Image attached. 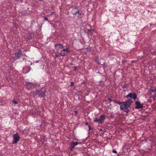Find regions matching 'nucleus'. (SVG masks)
<instances>
[{"label":"nucleus","instance_id":"f257e3e1","mask_svg":"<svg viewBox=\"0 0 156 156\" xmlns=\"http://www.w3.org/2000/svg\"><path fill=\"white\" fill-rule=\"evenodd\" d=\"M72 14L74 16H76L77 15L78 19H80L82 18L81 16L82 13L81 12L80 13V10L76 6L75 7L73 8L72 10Z\"/></svg>","mask_w":156,"mask_h":156},{"label":"nucleus","instance_id":"f03ea898","mask_svg":"<svg viewBox=\"0 0 156 156\" xmlns=\"http://www.w3.org/2000/svg\"><path fill=\"white\" fill-rule=\"evenodd\" d=\"M106 119V116L105 114H102L100 116L99 119H98L97 117L94 120V122H98L99 124H102L104 122V121Z\"/></svg>","mask_w":156,"mask_h":156},{"label":"nucleus","instance_id":"7ed1b4c3","mask_svg":"<svg viewBox=\"0 0 156 156\" xmlns=\"http://www.w3.org/2000/svg\"><path fill=\"white\" fill-rule=\"evenodd\" d=\"M40 84L38 83H33L30 82H27L26 83V86L28 90H30L32 88H35L37 87H39Z\"/></svg>","mask_w":156,"mask_h":156},{"label":"nucleus","instance_id":"20e7f679","mask_svg":"<svg viewBox=\"0 0 156 156\" xmlns=\"http://www.w3.org/2000/svg\"><path fill=\"white\" fill-rule=\"evenodd\" d=\"M13 140L12 142V144H16L20 139V136L17 133H16L13 134Z\"/></svg>","mask_w":156,"mask_h":156},{"label":"nucleus","instance_id":"39448f33","mask_svg":"<svg viewBox=\"0 0 156 156\" xmlns=\"http://www.w3.org/2000/svg\"><path fill=\"white\" fill-rule=\"evenodd\" d=\"M69 51H70V50L69 48H66L65 49H64L63 48L62 50H61L59 52H58V53L61 56H64L67 54Z\"/></svg>","mask_w":156,"mask_h":156},{"label":"nucleus","instance_id":"423d86ee","mask_svg":"<svg viewBox=\"0 0 156 156\" xmlns=\"http://www.w3.org/2000/svg\"><path fill=\"white\" fill-rule=\"evenodd\" d=\"M133 102L132 100L131 99H129L125 102H123V105H124L125 107H129Z\"/></svg>","mask_w":156,"mask_h":156},{"label":"nucleus","instance_id":"0eeeda50","mask_svg":"<svg viewBox=\"0 0 156 156\" xmlns=\"http://www.w3.org/2000/svg\"><path fill=\"white\" fill-rule=\"evenodd\" d=\"M55 47L57 49V53H58L61 50H62L64 48L63 45L61 43L55 44Z\"/></svg>","mask_w":156,"mask_h":156},{"label":"nucleus","instance_id":"6e6552de","mask_svg":"<svg viewBox=\"0 0 156 156\" xmlns=\"http://www.w3.org/2000/svg\"><path fill=\"white\" fill-rule=\"evenodd\" d=\"M37 92L39 97L41 98L45 97L46 96L45 93L46 92V90H45L44 91H42L41 90H37Z\"/></svg>","mask_w":156,"mask_h":156},{"label":"nucleus","instance_id":"1a4fd4ad","mask_svg":"<svg viewBox=\"0 0 156 156\" xmlns=\"http://www.w3.org/2000/svg\"><path fill=\"white\" fill-rule=\"evenodd\" d=\"M126 97H129L135 100L137 98V95L135 93H130L126 96Z\"/></svg>","mask_w":156,"mask_h":156},{"label":"nucleus","instance_id":"9d476101","mask_svg":"<svg viewBox=\"0 0 156 156\" xmlns=\"http://www.w3.org/2000/svg\"><path fill=\"white\" fill-rule=\"evenodd\" d=\"M136 106L135 107V108L136 109H139L140 108H142L143 107V105L140 103V101H136L135 103Z\"/></svg>","mask_w":156,"mask_h":156},{"label":"nucleus","instance_id":"9b49d317","mask_svg":"<svg viewBox=\"0 0 156 156\" xmlns=\"http://www.w3.org/2000/svg\"><path fill=\"white\" fill-rule=\"evenodd\" d=\"M22 51L21 49L18 50V52L17 53H15V57L16 58V59H19L21 55Z\"/></svg>","mask_w":156,"mask_h":156},{"label":"nucleus","instance_id":"f8f14e48","mask_svg":"<svg viewBox=\"0 0 156 156\" xmlns=\"http://www.w3.org/2000/svg\"><path fill=\"white\" fill-rule=\"evenodd\" d=\"M128 107H123V105H120V109L123 110L125 112L128 113L129 112V110L128 108Z\"/></svg>","mask_w":156,"mask_h":156},{"label":"nucleus","instance_id":"ddd939ff","mask_svg":"<svg viewBox=\"0 0 156 156\" xmlns=\"http://www.w3.org/2000/svg\"><path fill=\"white\" fill-rule=\"evenodd\" d=\"M23 72L25 74H26L28 73L30 70V66H25L23 68Z\"/></svg>","mask_w":156,"mask_h":156},{"label":"nucleus","instance_id":"4468645a","mask_svg":"<svg viewBox=\"0 0 156 156\" xmlns=\"http://www.w3.org/2000/svg\"><path fill=\"white\" fill-rule=\"evenodd\" d=\"M94 61L97 63L98 65L101 64L100 61L98 57V56H96L95 57L94 59Z\"/></svg>","mask_w":156,"mask_h":156},{"label":"nucleus","instance_id":"2eb2a0df","mask_svg":"<svg viewBox=\"0 0 156 156\" xmlns=\"http://www.w3.org/2000/svg\"><path fill=\"white\" fill-rule=\"evenodd\" d=\"M107 118L110 119H112L114 118L115 116H114V114L113 112H112L111 113V114L109 116L107 117Z\"/></svg>","mask_w":156,"mask_h":156},{"label":"nucleus","instance_id":"dca6fc26","mask_svg":"<svg viewBox=\"0 0 156 156\" xmlns=\"http://www.w3.org/2000/svg\"><path fill=\"white\" fill-rule=\"evenodd\" d=\"M28 39L29 40H30L32 38V37H34V34L33 33H29L28 34Z\"/></svg>","mask_w":156,"mask_h":156},{"label":"nucleus","instance_id":"f3484780","mask_svg":"<svg viewBox=\"0 0 156 156\" xmlns=\"http://www.w3.org/2000/svg\"><path fill=\"white\" fill-rule=\"evenodd\" d=\"M113 101L115 103H117L120 105H122L121 104H122L123 105V102H121L120 101H116L114 100H113Z\"/></svg>","mask_w":156,"mask_h":156},{"label":"nucleus","instance_id":"a211bd4d","mask_svg":"<svg viewBox=\"0 0 156 156\" xmlns=\"http://www.w3.org/2000/svg\"><path fill=\"white\" fill-rule=\"evenodd\" d=\"M156 91V87L154 89H150L149 90V92L152 93Z\"/></svg>","mask_w":156,"mask_h":156},{"label":"nucleus","instance_id":"6ab92c4d","mask_svg":"<svg viewBox=\"0 0 156 156\" xmlns=\"http://www.w3.org/2000/svg\"><path fill=\"white\" fill-rule=\"evenodd\" d=\"M102 66L103 68L104 69L105 68H107V64L106 63V62H104L103 64L101 65Z\"/></svg>","mask_w":156,"mask_h":156},{"label":"nucleus","instance_id":"aec40b11","mask_svg":"<svg viewBox=\"0 0 156 156\" xmlns=\"http://www.w3.org/2000/svg\"><path fill=\"white\" fill-rule=\"evenodd\" d=\"M72 144H73V146H74L75 147L79 143L78 142H72Z\"/></svg>","mask_w":156,"mask_h":156},{"label":"nucleus","instance_id":"412c9836","mask_svg":"<svg viewBox=\"0 0 156 156\" xmlns=\"http://www.w3.org/2000/svg\"><path fill=\"white\" fill-rule=\"evenodd\" d=\"M128 85L127 84H124L122 87V88H125L127 87Z\"/></svg>","mask_w":156,"mask_h":156},{"label":"nucleus","instance_id":"4be33fe9","mask_svg":"<svg viewBox=\"0 0 156 156\" xmlns=\"http://www.w3.org/2000/svg\"><path fill=\"white\" fill-rule=\"evenodd\" d=\"M12 102L13 103H14L15 104H17L18 103V102L17 101H16L15 100H12Z\"/></svg>","mask_w":156,"mask_h":156},{"label":"nucleus","instance_id":"5701e85b","mask_svg":"<svg viewBox=\"0 0 156 156\" xmlns=\"http://www.w3.org/2000/svg\"><path fill=\"white\" fill-rule=\"evenodd\" d=\"M33 94L34 95H37L38 94V93H37V90L36 91L33 92Z\"/></svg>","mask_w":156,"mask_h":156},{"label":"nucleus","instance_id":"b1692460","mask_svg":"<svg viewBox=\"0 0 156 156\" xmlns=\"http://www.w3.org/2000/svg\"><path fill=\"white\" fill-rule=\"evenodd\" d=\"M28 130V128H25L24 130H22V132L23 133H24L25 131H27Z\"/></svg>","mask_w":156,"mask_h":156},{"label":"nucleus","instance_id":"393cba45","mask_svg":"<svg viewBox=\"0 0 156 156\" xmlns=\"http://www.w3.org/2000/svg\"><path fill=\"white\" fill-rule=\"evenodd\" d=\"M151 54L152 55H156V51H155L153 52H151Z\"/></svg>","mask_w":156,"mask_h":156},{"label":"nucleus","instance_id":"a878e982","mask_svg":"<svg viewBox=\"0 0 156 156\" xmlns=\"http://www.w3.org/2000/svg\"><path fill=\"white\" fill-rule=\"evenodd\" d=\"M112 152L113 153L117 154V151H115V149H113L112 151Z\"/></svg>","mask_w":156,"mask_h":156},{"label":"nucleus","instance_id":"bb28decb","mask_svg":"<svg viewBox=\"0 0 156 156\" xmlns=\"http://www.w3.org/2000/svg\"><path fill=\"white\" fill-rule=\"evenodd\" d=\"M59 54H57L56 53L55 55V58L58 57L59 56Z\"/></svg>","mask_w":156,"mask_h":156},{"label":"nucleus","instance_id":"cd10ccee","mask_svg":"<svg viewBox=\"0 0 156 156\" xmlns=\"http://www.w3.org/2000/svg\"><path fill=\"white\" fill-rule=\"evenodd\" d=\"M75 147L73 145H72L70 147V149L72 150Z\"/></svg>","mask_w":156,"mask_h":156},{"label":"nucleus","instance_id":"c85d7f7f","mask_svg":"<svg viewBox=\"0 0 156 156\" xmlns=\"http://www.w3.org/2000/svg\"><path fill=\"white\" fill-rule=\"evenodd\" d=\"M74 85V83L73 82H71L70 85L71 87H73Z\"/></svg>","mask_w":156,"mask_h":156},{"label":"nucleus","instance_id":"c756f323","mask_svg":"<svg viewBox=\"0 0 156 156\" xmlns=\"http://www.w3.org/2000/svg\"><path fill=\"white\" fill-rule=\"evenodd\" d=\"M44 20H46V21H48V18L47 17H45L44 18Z\"/></svg>","mask_w":156,"mask_h":156},{"label":"nucleus","instance_id":"7c9ffc66","mask_svg":"<svg viewBox=\"0 0 156 156\" xmlns=\"http://www.w3.org/2000/svg\"><path fill=\"white\" fill-rule=\"evenodd\" d=\"M88 32L91 33L92 32V30L91 29H89L88 30Z\"/></svg>","mask_w":156,"mask_h":156},{"label":"nucleus","instance_id":"2f4dec72","mask_svg":"<svg viewBox=\"0 0 156 156\" xmlns=\"http://www.w3.org/2000/svg\"><path fill=\"white\" fill-rule=\"evenodd\" d=\"M74 71H76L77 68V67L74 66Z\"/></svg>","mask_w":156,"mask_h":156},{"label":"nucleus","instance_id":"473e14b6","mask_svg":"<svg viewBox=\"0 0 156 156\" xmlns=\"http://www.w3.org/2000/svg\"><path fill=\"white\" fill-rule=\"evenodd\" d=\"M88 127H89V131H90L91 129V126L90 125H89Z\"/></svg>","mask_w":156,"mask_h":156},{"label":"nucleus","instance_id":"72a5a7b5","mask_svg":"<svg viewBox=\"0 0 156 156\" xmlns=\"http://www.w3.org/2000/svg\"><path fill=\"white\" fill-rule=\"evenodd\" d=\"M108 100L110 101H113L111 99V98H108Z\"/></svg>","mask_w":156,"mask_h":156},{"label":"nucleus","instance_id":"f704fd0d","mask_svg":"<svg viewBox=\"0 0 156 156\" xmlns=\"http://www.w3.org/2000/svg\"><path fill=\"white\" fill-rule=\"evenodd\" d=\"M76 115L77 114V111H74Z\"/></svg>","mask_w":156,"mask_h":156},{"label":"nucleus","instance_id":"c9c22d12","mask_svg":"<svg viewBox=\"0 0 156 156\" xmlns=\"http://www.w3.org/2000/svg\"><path fill=\"white\" fill-rule=\"evenodd\" d=\"M85 124L86 125H88V126H89V124H88V122H86V123H85Z\"/></svg>","mask_w":156,"mask_h":156},{"label":"nucleus","instance_id":"e433bc0d","mask_svg":"<svg viewBox=\"0 0 156 156\" xmlns=\"http://www.w3.org/2000/svg\"><path fill=\"white\" fill-rule=\"evenodd\" d=\"M103 82V81L102 80H101L99 81V83H102Z\"/></svg>","mask_w":156,"mask_h":156},{"label":"nucleus","instance_id":"4c0bfd02","mask_svg":"<svg viewBox=\"0 0 156 156\" xmlns=\"http://www.w3.org/2000/svg\"><path fill=\"white\" fill-rule=\"evenodd\" d=\"M86 49H89L90 50V49L88 48H87Z\"/></svg>","mask_w":156,"mask_h":156},{"label":"nucleus","instance_id":"58836bf2","mask_svg":"<svg viewBox=\"0 0 156 156\" xmlns=\"http://www.w3.org/2000/svg\"><path fill=\"white\" fill-rule=\"evenodd\" d=\"M36 63H38L39 62V61L38 60H37V61H36Z\"/></svg>","mask_w":156,"mask_h":156},{"label":"nucleus","instance_id":"ea45409f","mask_svg":"<svg viewBox=\"0 0 156 156\" xmlns=\"http://www.w3.org/2000/svg\"><path fill=\"white\" fill-rule=\"evenodd\" d=\"M154 97L156 98V94H154Z\"/></svg>","mask_w":156,"mask_h":156},{"label":"nucleus","instance_id":"a19ab883","mask_svg":"<svg viewBox=\"0 0 156 156\" xmlns=\"http://www.w3.org/2000/svg\"><path fill=\"white\" fill-rule=\"evenodd\" d=\"M97 73H99V74H101V73L99 72V71H98L97 72Z\"/></svg>","mask_w":156,"mask_h":156},{"label":"nucleus","instance_id":"79ce46f5","mask_svg":"<svg viewBox=\"0 0 156 156\" xmlns=\"http://www.w3.org/2000/svg\"><path fill=\"white\" fill-rule=\"evenodd\" d=\"M53 13V12H52V13L50 14V15H51Z\"/></svg>","mask_w":156,"mask_h":156},{"label":"nucleus","instance_id":"37998d69","mask_svg":"<svg viewBox=\"0 0 156 156\" xmlns=\"http://www.w3.org/2000/svg\"><path fill=\"white\" fill-rule=\"evenodd\" d=\"M39 1H42V0H39Z\"/></svg>","mask_w":156,"mask_h":156}]
</instances>
